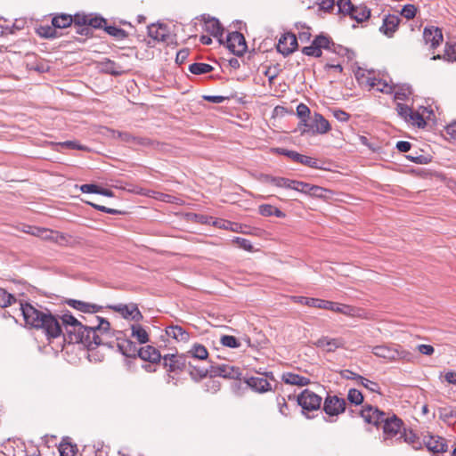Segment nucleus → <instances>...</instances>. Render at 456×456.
<instances>
[{
	"mask_svg": "<svg viewBox=\"0 0 456 456\" xmlns=\"http://www.w3.org/2000/svg\"><path fill=\"white\" fill-rule=\"evenodd\" d=\"M20 311L25 323L35 329H41L48 338H56L65 330L64 340L72 344H82L87 349H94L93 339L95 334V322L93 319L90 325L83 324L70 313L64 314L61 321L48 309L40 310L29 303H20Z\"/></svg>",
	"mask_w": 456,
	"mask_h": 456,
	"instance_id": "nucleus-1",
	"label": "nucleus"
},
{
	"mask_svg": "<svg viewBox=\"0 0 456 456\" xmlns=\"http://www.w3.org/2000/svg\"><path fill=\"white\" fill-rule=\"evenodd\" d=\"M360 416L366 423L376 427L382 426L385 439H392L401 436L404 424L395 414L380 411L378 407L370 404L362 406Z\"/></svg>",
	"mask_w": 456,
	"mask_h": 456,
	"instance_id": "nucleus-2",
	"label": "nucleus"
},
{
	"mask_svg": "<svg viewBox=\"0 0 456 456\" xmlns=\"http://www.w3.org/2000/svg\"><path fill=\"white\" fill-rule=\"evenodd\" d=\"M186 354H167L163 356V366L168 372L180 373L188 370L191 379L200 380L208 377V368L194 365Z\"/></svg>",
	"mask_w": 456,
	"mask_h": 456,
	"instance_id": "nucleus-3",
	"label": "nucleus"
},
{
	"mask_svg": "<svg viewBox=\"0 0 456 456\" xmlns=\"http://www.w3.org/2000/svg\"><path fill=\"white\" fill-rule=\"evenodd\" d=\"M92 319L94 320L95 331H97L94 337H93L94 342L95 343L94 344V349L101 345L114 348L116 346V337L119 336L118 334V330H112L110 323L104 318L92 316Z\"/></svg>",
	"mask_w": 456,
	"mask_h": 456,
	"instance_id": "nucleus-4",
	"label": "nucleus"
},
{
	"mask_svg": "<svg viewBox=\"0 0 456 456\" xmlns=\"http://www.w3.org/2000/svg\"><path fill=\"white\" fill-rule=\"evenodd\" d=\"M208 374L210 377H223L224 379H240V368L229 364H215L211 362Z\"/></svg>",
	"mask_w": 456,
	"mask_h": 456,
	"instance_id": "nucleus-5",
	"label": "nucleus"
},
{
	"mask_svg": "<svg viewBox=\"0 0 456 456\" xmlns=\"http://www.w3.org/2000/svg\"><path fill=\"white\" fill-rule=\"evenodd\" d=\"M297 401L303 410L311 411L320 408L322 397L309 389H305L297 397Z\"/></svg>",
	"mask_w": 456,
	"mask_h": 456,
	"instance_id": "nucleus-6",
	"label": "nucleus"
},
{
	"mask_svg": "<svg viewBox=\"0 0 456 456\" xmlns=\"http://www.w3.org/2000/svg\"><path fill=\"white\" fill-rule=\"evenodd\" d=\"M346 403L338 395H328L323 403V411L330 417L338 416L346 411Z\"/></svg>",
	"mask_w": 456,
	"mask_h": 456,
	"instance_id": "nucleus-7",
	"label": "nucleus"
},
{
	"mask_svg": "<svg viewBox=\"0 0 456 456\" xmlns=\"http://www.w3.org/2000/svg\"><path fill=\"white\" fill-rule=\"evenodd\" d=\"M226 45L233 54L238 56L242 55L248 48L244 36L238 31L227 35Z\"/></svg>",
	"mask_w": 456,
	"mask_h": 456,
	"instance_id": "nucleus-8",
	"label": "nucleus"
},
{
	"mask_svg": "<svg viewBox=\"0 0 456 456\" xmlns=\"http://www.w3.org/2000/svg\"><path fill=\"white\" fill-rule=\"evenodd\" d=\"M330 130V123L319 113H314V116L309 120L308 123L305 124V128L302 131L304 133L312 132L314 134H325Z\"/></svg>",
	"mask_w": 456,
	"mask_h": 456,
	"instance_id": "nucleus-9",
	"label": "nucleus"
},
{
	"mask_svg": "<svg viewBox=\"0 0 456 456\" xmlns=\"http://www.w3.org/2000/svg\"><path fill=\"white\" fill-rule=\"evenodd\" d=\"M118 334L120 335L116 337V346L118 351L126 357H136L139 353L136 345L129 338H126L123 331H118Z\"/></svg>",
	"mask_w": 456,
	"mask_h": 456,
	"instance_id": "nucleus-10",
	"label": "nucleus"
},
{
	"mask_svg": "<svg viewBox=\"0 0 456 456\" xmlns=\"http://www.w3.org/2000/svg\"><path fill=\"white\" fill-rule=\"evenodd\" d=\"M297 47V39L295 34L288 32L281 36L277 45V51L284 56L292 53Z\"/></svg>",
	"mask_w": 456,
	"mask_h": 456,
	"instance_id": "nucleus-11",
	"label": "nucleus"
},
{
	"mask_svg": "<svg viewBox=\"0 0 456 456\" xmlns=\"http://www.w3.org/2000/svg\"><path fill=\"white\" fill-rule=\"evenodd\" d=\"M423 39L427 45H430L431 50H435L444 40L442 29L434 26L426 27L423 31Z\"/></svg>",
	"mask_w": 456,
	"mask_h": 456,
	"instance_id": "nucleus-12",
	"label": "nucleus"
},
{
	"mask_svg": "<svg viewBox=\"0 0 456 456\" xmlns=\"http://www.w3.org/2000/svg\"><path fill=\"white\" fill-rule=\"evenodd\" d=\"M423 444L429 452L434 453L444 452L448 449L446 440L439 436H424Z\"/></svg>",
	"mask_w": 456,
	"mask_h": 456,
	"instance_id": "nucleus-13",
	"label": "nucleus"
},
{
	"mask_svg": "<svg viewBox=\"0 0 456 456\" xmlns=\"http://www.w3.org/2000/svg\"><path fill=\"white\" fill-rule=\"evenodd\" d=\"M149 37L157 42L168 43L171 36L167 25L151 24L148 26Z\"/></svg>",
	"mask_w": 456,
	"mask_h": 456,
	"instance_id": "nucleus-14",
	"label": "nucleus"
},
{
	"mask_svg": "<svg viewBox=\"0 0 456 456\" xmlns=\"http://www.w3.org/2000/svg\"><path fill=\"white\" fill-rule=\"evenodd\" d=\"M113 309L119 313L124 318L129 319L134 322H140L142 320L143 316L142 313L139 311L137 305L135 304L130 305H118L113 307Z\"/></svg>",
	"mask_w": 456,
	"mask_h": 456,
	"instance_id": "nucleus-15",
	"label": "nucleus"
},
{
	"mask_svg": "<svg viewBox=\"0 0 456 456\" xmlns=\"http://www.w3.org/2000/svg\"><path fill=\"white\" fill-rule=\"evenodd\" d=\"M371 353L377 357L386 359L387 361H395L396 344H383L371 347Z\"/></svg>",
	"mask_w": 456,
	"mask_h": 456,
	"instance_id": "nucleus-16",
	"label": "nucleus"
},
{
	"mask_svg": "<svg viewBox=\"0 0 456 456\" xmlns=\"http://www.w3.org/2000/svg\"><path fill=\"white\" fill-rule=\"evenodd\" d=\"M400 21L401 19L397 15H385V17L383 18V23L379 28V31L387 37H392L395 32L397 30Z\"/></svg>",
	"mask_w": 456,
	"mask_h": 456,
	"instance_id": "nucleus-17",
	"label": "nucleus"
},
{
	"mask_svg": "<svg viewBox=\"0 0 456 456\" xmlns=\"http://www.w3.org/2000/svg\"><path fill=\"white\" fill-rule=\"evenodd\" d=\"M315 346L326 352H335L338 348L344 347L345 341L341 338H330L322 337L315 342Z\"/></svg>",
	"mask_w": 456,
	"mask_h": 456,
	"instance_id": "nucleus-18",
	"label": "nucleus"
},
{
	"mask_svg": "<svg viewBox=\"0 0 456 456\" xmlns=\"http://www.w3.org/2000/svg\"><path fill=\"white\" fill-rule=\"evenodd\" d=\"M244 382L256 393H265L272 390V386L266 379L260 377L245 378Z\"/></svg>",
	"mask_w": 456,
	"mask_h": 456,
	"instance_id": "nucleus-19",
	"label": "nucleus"
},
{
	"mask_svg": "<svg viewBox=\"0 0 456 456\" xmlns=\"http://www.w3.org/2000/svg\"><path fill=\"white\" fill-rule=\"evenodd\" d=\"M205 22V30L208 32L215 37H217L219 42L222 44L224 41L222 39L224 34V28L222 27L220 21L213 17L204 18Z\"/></svg>",
	"mask_w": 456,
	"mask_h": 456,
	"instance_id": "nucleus-20",
	"label": "nucleus"
},
{
	"mask_svg": "<svg viewBox=\"0 0 456 456\" xmlns=\"http://www.w3.org/2000/svg\"><path fill=\"white\" fill-rule=\"evenodd\" d=\"M323 309L330 310L335 313H339L351 317L356 316L358 314V309L354 306L328 300L327 305H324Z\"/></svg>",
	"mask_w": 456,
	"mask_h": 456,
	"instance_id": "nucleus-21",
	"label": "nucleus"
},
{
	"mask_svg": "<svg viewBox=\"0 0 456 456\" xmlns=\"http://www.w3.org/2000/svg\"><path fill=\"white\" fill-rule=\"evenodd\" d=\"M137 356H139L142 360L150 362L151 363H157L159 362L161 359L163 360L159 351L152 346L141 347Z\"/></svg>",
	"mask_w": 456,
	"mask_h": 456,
	"instance_id": "nucleus-22",
	"label": "nucleus"
},
{
	"mask_svg": "<svg viewBox=\"0 0 456 456\" xmlns=\"http://www.w3.org/2000/svg\"><path fill=\"white\" fill-rule=\"evenodd\" d=\"M67 304L72 308L86 314H95L102 309V306L98 305L86 303L76 299H69L67 301Z\"/></svg>",
	"mask_w": 456,
	"mask_h": 456,
	"instance_id": "nucleus-23",
	"label": "nucleus"
},
{
	"mask_svg": "<svg viewBox=\"0 0 456 456\" xmlns=\"http://www.w3.org/2000/svg\"><path fill=\"white\" fill-rule=\"evenodd\" d=\"M166 333L168 337L173 338L177 341L186 342L190 338V334L183 327L178 325L168 326L166 329Z\"/></svg>",
	"mask_w": 456,
	"mask_h": 456,
	"instance_id": "nucleus-24",
	"label": "nucleus"
},
{
	"mask_svg": "<svg viewBox=\"0 0 456 456\" xmlns=\"http://www.w3.org/2000/svg\"><path fill=\"white\" fill-rule=\"evenodd\" d=\"M281 379L284 383L304 387L310 383V379L306 377L300 376L293 372H285L282 374Z\"/></svg>",
	"mask_w": 456,
	"mask_h": 456,
	"instance_id": "nucleus-25",
	"label": "nucleus"
},
{
	"mask_svg": "<svg viewBox=\"0 0 456 456\" xmlns=\"http://www.w3.org/2000/svg\"><path fill=\"white\" fill-rule=\"evenodd\" d=\"M262 180L266 183H270L280 188L290 189L292 185V180L285 177L265 175H263Z\"/></svg>",
	"mask_w": 456,
	"mask_h": 456,
	"instance_id": "nucleus-26",
	"label": "nucleus"
},
{
	"mask_svg": "<svg viewBox=\"0 0 456 456\" xmlns=\"http://www.w3.org/2000/svg\"><path fill=\"white\" fill-rule=\"evenodd\" d=\"M58 449L61 456H76L77 452V444H72L69 437L62 438Z\"/></svg>",
	"mask_w": 456,
	"mask_h": 456,
	"instance_id": "nucleus-27",
	"label": "nucleus"
},
{
	"mask_svg": "<svg viewBox=\"0 0 456 456\" xmlns=\"http://www.w3.org/2000/svg\"><path fill=\"white\" fill-rule=\"evenodd\" d=\"M431 59L434 61L444 60L450 62L456 61V43H446L444 54L434 55Z\"/></svg>",
	"mask_w": 456,
	"mask_h": 456,
	"instance_id": "nucleus-28",
	"label": "nucleus"
},
{
	"mask_svg": "<svg viewBox=\"0 0 456 456\" xmlns=\"http://www.w3.org/2000/svg\"><path fill=\"white\" fill-rule=\"evenodd\" d=\"M314 45H317V47L322 51V49L330 50L333 52H337V46L332 41V39L325 36L323 34H321L319 36H316L314 39Z\"/></svg>",
	"mask_w": 456,
	"mask_h": 456,
	"instance_id": "nucleus-29",
	"label": "nucleus"
},
{
	"mask_svg": "<svg viewBox=\"0 0 456 456\" xmlns=\"http://www.w3.org/2000/svg\"><path fill=\"white\" fill-rule=\"evenodd\" d=\"M80 190L85 193H96L101 194L107 197H113L114 193L111 190L100 187L96 184L93 183H86L81 185Z\"/></svg>",
	"mask_w": 456,
	"mask_h": 456,
	"instance_id": "nucleus-30",
	"label": "nucleus"
},
{
	"mask_svg": "<svg viewBox=\"0 0 456 456\" xmlns=\"http://www.w3.org/2000/svg\"><path fill=\"white\" fill-rule=\"evenodd\" d=\"M370 17V10L365 5H354V11L350 14V18L357 22L367 20Z\"/></svg>",
	"mask_w": 456,
	"mask_h": 456,
	"instance_id": "nucleus-31",
	"label": "nucleus"
},
{
	"mask_svg": "<svg viewBox=\"0 0 456 456\" xmlns=\"http://www.w3.org/2000/svg\"><path fill=\"white\" fill-rule=\"evenodd\" d=\"M73 23V17L69 14H57L52 19V25L54 28H65L71 26Z\"/></svg>",
	"mask_w": 456,
	"mask_h": 456,
	"instance_id": "nucleus-32",
	"label": "nucleus"
},
{
	"mask_svg": "<svg viewBox=\"0 0 456 456\" xmlns=\"http://www.w3.org/2000/svg\"><path fill=\"white\" fill-rule=\"evenodd\" d=\"M186 354H188V358L206 360L208 356V352L203 345L194 344Z\"/></svg>",
	"mask_w": 456,
	"mask_h": 456,
	"instance_id": "nucleus-33",
	"label": "nucleus"
},
{
	"mask_svg": "<svg viewBox=\"0 0 456 456\" xmlns=\"http://www.w3.org/2000/svg\"><path fill=\"white\" fill-rule=\"evenodd\" d=\"M396 440H403L405 443L411 444L413 448L418 449V445H420L419 437L411 430L407 431L404 428L401 436L396 437Z\"/></svg>",
	"mask_w": 456,
	"mask_h": 456,
	"instance_id": "nucleus-34",
	"label": "nucleus"
},
{
	"mask_svg": "<svg viewBox=\"0 0 456 456\" xmlns=\"http://www.w3.org/2000/svg\"><path fill=\"white\" fill-rule=\"evenodd\" d=\"M296 298L297 302L314 308L323 309L324 305H327V300L323 299L310 298L305 297H297Z\"/></svg>",
	"mask_w": 456,
	"mask_h": 456,
	"instance_id": "nucleus-35",
	"label": "nucleus"
},
{
	"mask_svg": "<svg viewBox=\"0 0 456 456\" xmlns=\"http://www.w3.org/2000/svg\"><path fill=\"white\" fill-rule=\"evenodd\" d=\"M132 337L135 338L139 343L144 344L149 340L147 331L141 325H132Z\"/></svg>",
	"mask_w": 456,
	"mask_h": 456,
	"instance_id": "nucleus-36",
	"label": "nucleus"
},
{
	"mask_svg": "<svg viewBox=\"0 0 456 456\" xmlns=\"http://www.w3.org/2000/svg\"><path fill=\"white\" fill-rule=\"evenodd\" d=\"M214 68L207 63L195 62L189 66V70L195 75H202L211 72Z\"/></svg>",
	"mask_w": 456,
	"mask_h": 456,
	"instance_id": "nucleus-37",
	"label": "nucleus"
},
{
	"mask_svg": "<svg viewBox=\"0 0 456 456\" xmlns=\"http://www.w3.org/2000/svg\"><path fill=\"white\" fill-rule=\"evenodd\" d=\"M134 145H141L144 147H151L158 150H162L164 147L163 143H160L159 142L153 141L148 137H140L135 136V141Z\"/></svg>",
	"mask_w": 456,
	"mask_h": 456,
	"instance_id": "nucleus-38",
	"label": "nucleus"
},
{
	"mask_svg": "<svg viewBox=\"0 0 456 456\" xmlns=\"http://www.w3.org/2000/svg\"><path fill=\"white\" fill-rule=\"evenodd\" d=\"M368 83L370 87H376L377 90L382 93L390 94L392 92V86L379 78H369Z\"/></svg>",
	"mask_w": 456,
	"mask_h": 456,
	"instance_id": "nucleus-39",
	"label": "nucleus"
},
{
	"mask_svg": "<svg viewBox=\"0 0 456 456\" xmlns=\"http://www.w3.org/2000/svg\"><path fill=\"white\" fill-rule=\"evenodd\" d=\"M104 30L111 37L116 39L122 40L128 37V33L123 28H118L116 26H105Z\"/></svg>",
	"mask_w": 456,
	"mask_h": 456,
	"instance_id": "nucleus-40",
	"label": "nucleus"
},
{
	"mask_svg": "<svg viewBox=\"0 0 456 456\" xmlns=\"http://www.w3.org/2000/svg\"><path fill=\"white\" fill-rule=\"evenodd\" d=\"M102 69L106 70V72L113 76H119L122 73L121 67L118 65L115 61L109 59L102 62Z\"/></svg>",
	"mask_w": 456,
	"mask_h": 456,
	"instance_id": "nucleus-41",
	"label": "nucleus"
},
{
	"mask_svg": "<svg viewBox=\"0 0 456 456\" xmlns=\"http://www.w3.org/2000/svg\"><path fill=\"white\" fill-rule=\"evenodd\" d=\"M337 6L338 9V13L342 14L343 16H350L354 7L351 0H338L337 3Z\"/></svg>",
	"mask_w": 456,
	"mask_h": 456,
	"instance_id": "nucleus-42",
	"label": "nucleus"
},
{
	"mask_svg": "<svg viewBox=\"0 0 456 456\" xmlns=\"http://www.w3.org/2000/svg\"><path fill=\"white\" fill-rule=\"evenodd\" d=\"M396 353L398 355L395 356V361L403 360L407 362H414L415 355L411 352L403 349V346L400 345H396Z\"/></svg>",
	"mask_w": 456,
	"mask_h": 456,
	"instance_id": "nucleus-43",
	"label": "nucleus"
},
{
	"mask_svg": "<svg viewBox=\"0 0 456 456\" xmlns=\"http://www.w3.org/2000/svg\"><path fill=\"white\" fill-rule=\"evenodd\" d=\"M439 418L444 422L456 417V410L451 406L441 407L438 410Z\"/></svg>",
	"mask_w": 456,
	"mask_h": 456,
	"instance_id": "nucleus-44",
	"label": "nucleus"
},
{
	"mask_svg": "<svg viewBox=\"0 0 456 456\" xmlns=\"http://www.w3.org/2000/svg\"><path fill=\"white\" fill-rule=\"evenodd\" d=\"M14 302H16V298L5 289L0 288V307H7Z\"/></svg>",
	"mask_w": 456,
	"mask_h": 456,
	"instance_id": "nucleus-45",
	"label": "nucleus"
},
{
	"mask_svg": "<svg viewBox=\"0 0 456 456\" xmlns=\"http://www.w3.org/2000/svg\"><path fill=\"white\" fill-rule=\"evenodd\" d=\"M347 400L355 405H360L363 402V395L361 391L355 388H351L347 394Z\"/></svg>",
	"mask_w": 456,
	"mask_h": 456,
	"instance_id": "nucleus-46",
	"label": "nucleus"
},
{
	"mask_svg": "<svg viewBox=\"0 0 456 456\" xmlns=\"http://www.w3.org/2000/svg\"><path fill=\"white\" fill-rule=\"evenodd\" d=\"M220 343L226 347L230 348H238L240 346V341L231 335H224L220 338Z\"/></svg>",
	"mask_w": 456,
	"mask_h": 456,
	"instance_id": "nucleus-47",
	"label": "nucleus"
},
{
	"mask_svg": "<svg viewBox=\"0 0 456 456\" xmlns=\"http://www.w3.org/2000/svg\"><path fill=\"white\" fill-rule=\"evenodd\" d=\"M408 122H411L412 125L417 126L418 127H425L427 125V122L425 121L423 116L419 113L418 111H411V114L410 115Z\"/></svg>",
	"mask_w": 456,
	"mask_h": 456,
	"instance_id": "nucleus-48",
	"label": "nucleus"
},
{
	"mask_svg": "<svg viewBox=\"0 0 456 456\" xmlns=\"http://www.w3.org/2000/svg\"><path fill=\"white\" fill-rule=\"evenodd\" d=\"M53 242L60 246H69L71 243L72 237L70 235L55 231Z\"/></svg>",
	"mask_w": 456,
	"mask_h": 456,
	"instance_id": "nucleus-49",
	"label": "nucleus"
},
{
	"mask_svg": "<svg viewBox=\"0 0 456 456\" xmlns=\"http://www.w3.org/2000/svg\"><path fill=\"white\" fill-rule=\"evenodd\" d=\"M106 24H107V20L104 18L99 17V16L91 17L89 15L88 26L92 28L93 31H94V28H104Z\"/></svg>",
	"mask_w": 456,
	"mask_h": 456,
	"instance_id": "nucleus-50",
	"label": "nucleus"
},
{
	"mask_svg": "<svg viewBox=\"0 0 456 456\" xmlns=\"http://www.w3.org/2000/svg\"><path fill=\"white\" fill-rule=\"evenodd\" d=\"M358 384L362 385V387H364L370 392L380 394V392H379L380 387L377 382L369 380L368 379L362 376V379H360Z\"/></svg>",
	"mask_w": 456,
	"mask_h": 456,
	"instance_id": "nucleus-51",
	"label": "nucleus"
},
{
	"mask_svg": "<svg viewBox=\"0 0 456 456\" xmlns=\"http://www.w3.org/2000/svg\"><path fill=\"white\" fill-rule=\"evenodd\" d=\"M302 53L305 55L314 56V57H321L322 54V52L317 47L316 45H314V41L312 42V44L309 46L303 47Z\"/></svg>",
	"mask_w": 456,
	"mask_h": 456,
	"instance_id": "nucleus-52",
	"label": "nucleus"
},
{
	"mask_svg": "<svg viewBox=\"0 0 456 456\" xmlns=\"http://www.w3.org/2000/svg\"><path fill=\"white\" fill-rule=\"evenodd\" d=\"M297 114L302 119V123L305 125L309 120L306 119L310 114V109L304 103H300L297 107Z\"/></svg>",
	"mask_w": 456,
	"mask_h": 456,
	"instance_id": "nucleus-53",
	"label": "nucleus"
},
{
	"mask_svg": "<svg viewBox=\"0 0 456 456\" xmlns=\"http://www.w3.org/2000/svg\"><path fill=\"white\" fill-rule=\"evenodd\" d=\"M417 12V8L414 4H406L403 7L401 11V15L406 18L407 20H411L415 17Z\"/></svg>",
	"mask_w": 456,
	"mask_h": 456,
	"instance_id": "nucleus-54",
	"label": "nucleus"
},
{
	"mask_svg": "<svg viewBox=\"0 0 456 456\" xmlns=\"http://www.w3.org/2000/svg\"><path fill=\"white\" fill-rule=\"evenodd\" d=\"M396 111L400 117L407 121L410 115L411 114L412 110L406 104L397 103Z\"/></svg>",
	"mask_w": 456,
	"mask_h": 456,
	"instance_id": "nucleus-55",
	"label": "nucleus"
},
{
	"mask_svg": "<svg viewBox=\"0 0 456 456\" xmlns=\"http://www.w3.org/2000/svg\"><path fill=\"white\" fill-rule=\"evenodd\" d=\"M276 151L281 155L287 156L295 162H299L301 154L297 151H289L283 148H277Z\"/></svg>",
	"mask_w": 456,
	"mask_h": 456,
	"instance_id": "nucleus-56",
	"label": "nucleus"
},
{
	"mask_svg": "<svg viewBox=\"0 0 456 456\" xmlns=\"http://www.w3.org/2000/svg\"><path fill=\"white\" fill-rule=\"evenodd\" d=\"M73 17L74 27L88 25L89 15L76 13Z\"/></svg>",
	"mask_w": 456,
	"mask_h": 456,
	"instance_id": "nucleus-57",
	"label": "nucleus"
},
{
	"mask_svg": "<svg viewBox=\"0 0 456 456\" xmlns=\"http://www.w3.org/2000/svg\"><path fill=\"white\" fill-rule=\"evenodd\" d=\"M38 32L42 37H46V38H52V37H56V31H55L54 27L52 28L50 26H46V27L42 26L38 29Z\"/></svg>",
	"mask_w": 456,
	"mask_h": 456,
	"instance_id": "nucleus-58",
	"label": "nucleus"
},
{
	"mask_svg": "<svg viewBox=\"0 0 456 456\" xmlns=\"http://www.w3.org/2000/svg\"><path fill=\"white\" fill-rule=\"evenodd\" d=\"M54 232H55V231H53V230L42 227L41 231H40L39 238H41L42 240H46V241L53 242L54 236H55Z\"/></svg>",
	"mask_w": 456,
	"mask_h": 456,
	"instance_id": "nucleus-59",
	"label": "nucleus"
},
{
	"mask_svg": "<svg viewBox=\"0 0 456 456\" xmlns=\"http://www.w3.org/2000/svg\"><path fill=\"white\" fill-rule=\"evenodd\" d=\"M240 248H243L247 251H252L253 250V246L251 244V242L247 240V239H244V238H240V237H237L234 239L233 240Z\"/></svg>",
	"mask_w": 456,
	"mask_h": 456,
	"instance_id": "nucleus-60",
	"label": "nucleus"
},
{
	"mask_svg": "<svg viewBox=\"0 0 456 456\" xmlns=\"http://www.w3.org/2000/svg\"><path fill=\"white\" fill-rule=\"evenodd\" d=\"M340 376L341 378L345 379H352V380H356L357 383L360 381V379H362V376L357 374V373H354L353 372L352 370H340Z\"/></svg>",
	"mask_w": 456,
	"mask_h": 456,
	"instance_id": "nucleus-61",
	"label": "nucleus"
},
{
	"mask_svg": "<svg viewBox=\"0 0 456 456\" xmlns=\"http://www.w3.org/2000/svg\"><path fill=\"white\" fill-rule=\"evenodd\" d=\"M298 163H301L305 166H307V167H313V168H318V164H317V160L311 158V157H308V156H305V155H302L300 156V159H299V162Z\"/></svg>",
	"mask_w": 456,
	"mask_h": 456,
	"instance_id": "nucleus-62",
	"label": "nucleus"
},
{
	"mask_svg": "<svg viewBox=\"0 0 456 456\" xmlns=\"http://www.w3.org/2000/svg\"><path fill=\"white\" fill-rule=\"evenodd\" d=\"M76 28V33L81 36H85L86 37H91L94 34L92 28L88 25L74 27Z\"/></svg>",
	"mask_w": 456,
	"mask_h": 456,
	"instance_id": "nucleus-63",
	"label": "nucleus"
},
{
	"mask_svg": "<svg viewBox=\"0 0 456 456\" xmlns=\"http://www.w3.org/2000/svg\"><path fill=\"white\" fill-rule=\"evenodd\" d=\"M332 114L338 121L341 122H346L350 118V115L347 112L339 109L333 110Z\"/></svg>",
	"mask_w": 456,
	"mask_h": 456,
	"instance_id": "nucleus-64",
	"label": "nucleus"
}]
</instances>
